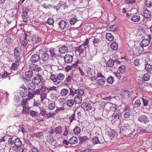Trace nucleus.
I'll list each match as a JSON object with an SVG mask.
<instances>
[{"instance_id": "f257e3e1", "label": "nucleus", "mask_w": 152, "mask_h": 152, "mask_svg": "<svg viewBox=\"0 0 152 152\" xmlns=\"http://www.w3.org/2000/svg\"><path fill=\"white\" fill-rule=\"evenodd\" d=\"M14 52L15 58V62L17 63H20V56L21 53V50L18 47L16 48H15Z\"/></svg>"}, {"instance_id": "f03ea898", "label": "nucleus", "mask_w": 152, "mask_h": 152, "mask_svg": "<svg viewBox=\"0 0 152 152\" xmlns=\"http://www.w3.org/2000/svg\"><path fill=\"white\" fill-rule=\"evenodd\" d=\"M87 72L88 76L91 78V80L94 81L96 79V73L93 69L88 68L87 69Z\"/></svg>"}, {"instance_id": "7ed1b4c3", "label": "nucleus", "mask_w": 152, "mask_h": 152, "mask_svg": "<svg viewBox=\"0 0 152 152\" xmlns=\"http://www.w3.org/2000/svg\"><path fill=\"white\" fill-rule=\"evenodd\" d=\"M68 7V6H67L65 2L61 1L59 2L57 6L54 7L57 11L59 10H64Z\"/></svg>"}, {"instance_id": "20e7f679", "label": "nucleus", "mask_w": 152, "mask_h": 152, "mask_svg": "<svg viewBox=\"0 0 152 152\" xmlns=\"http://www.w3.org/2000/svg\"><path fill=\"white\" fill-rule=\"evenodd\" d=\"M119 126L121 133L122 134L125 135L126 132L127 130V127L128 126V125L127 124H125L120 122L119 124Z\"/></svg>"}, {"instance_id": "39448f33", "label": "nucleus", "mask_w": 152, "mask_h": 152, "mask_svg": "<svg viewBox=\"0 0 152 152\" xmlns=\"http://www.w3.org/2000/svg\"><path fill=\"white\" fill-rule=\"evenodd\" d=\"M58 24L60 28L62 30H66L68 27V26H67L68 24L67 23L66 21L63 20H61L59 22Z\"/></svg>"}, {"instance_id": "423d86ee", "label": "nucleus", "mask_w": 152, "mask_h": 152, "mask_svg": "<svg viewBox=\"0 0 152 152\" xmlns=\"http://www.w3.org/2000/svg\"><path fill=\"white\" fill-rule=\"evenodd\" d=\"M42 78L41 75H37L33 78L32 81L35 85H37L40 83Z\"/></svg>"}, {"instance_id": "0eeeda50", "label": "nucleus", "mask_w": 152, "mask_h": 152, "mask_svg": "<svg viewBox=\"0 0 152 152\" xmlns=\"http://www.w3.org/2000/svg\"><path fill=\"white\" fill-rule=\"evenodd\" d=\"M20 94L21 96L22 97H25L27 96L28 95V92H27V89L25 87H21L20 89Z\"/></svg>"}, {"instance_id": "6e6552de", "label": "nucleus", "mask_w": 152, "mask_h": 152, "mask_svg": "<svg viewBox=\"0 0 152 152\" xmlns=\"http://www.w3.org/2000/svg\"><path fill=\"white\" fill-rule=\"evenodd\" d=\"M29 68L32 70L39 72L41 70V68L38 65L31 63L28 65Z\"/></svg>"}, {"instance_id": "1a4fd4ad", "label": "nucleus", "mask_w": 152, "mask_h": 152, "mask_svg": "<svg viewBox=\"0 0 152 152\" xmlns=\"http://www.w3.org/2000/svg\"><path fill=\"white\" fill-rule=\"evenodd\" d=\"M65 62L66 63H71L73 60L72 56L69 54H66L64 57Z\"/></svg>"}, {"instance_id": "9d476101", "label": "nucleus", "mask_w": 152, "mask_h": 152, "mask_svg": "<svg viewBox=\"0 0 152 152\" xmlns=\"http://www.w3.org/2000/svg\"><path fill=\"white\" fill-rule=\"evenodd\" d=\"M29 10L25 8L22 9V18L23 19H26L28 18V13Z\"/></svg>"}, {"instance_id": "9b49d317", "label": "nucleus", "mask_w": 152, "mask_h": 152, "mask_svg": "<svg viewBox=\"0 0 152 152\" xmlns=\"http://www.w3.org/2000/svg\"><path fill=\"white\" fill-rule=\"evenodd\" d=\"M40 59V57L39 55L37 54H35L33 55L31 57V61L34 63H36Z\"/></svg>"}, {"instance_id": "f8f14e48", "label": "nucleus", "mask_w": 152, "mask_h": 152, "mask_svg": "<svg viewBox=\"0 0 152 152\" xmlns=\"http://www.w3.org/2000/svg\"><path fill=\"white\" fill-rule=\"evenodd\" d=\"M48 52L47 51H45L42 54L41 58L43 61H46L49 58L50 56Z\"/></svg>"}, {"instance_id": "ddd939ff", "label": "nucleus", "mask_w": 152, "mask_h": 152, "mask_svg": "<svg viewBox=\"0 0 152 152\" xmlns=\"http://www.w3.org/2000/svg\"><path fill=\"white\" fill-rule=\"evenodd\" d=\"M150 42L148 39H144L141 42L140 44L143 48L148 46Z\"/></svg>"}, {"instance_id": "4468645a", "label": "nucleus", "mask_w": 152, "mask_h": 152, "mask_svg": "<svg viewBox=\"0 0 152 152\" xmlns=\"http://www.w3.org/2000/svg\"><path fill=\"white\" fill-rule=\"evenodd\" d=\"M68 51L67 47L65 46H63L60 47L58 50V52L62 54L66 53Z\"/></svg>"}, {"instance_id": "2eb2a0df", "label": "nucleus", "mask_w": 152, "mask_h": 152, "mask_svg": "<svg viewBox=\"0 0 152 152\" xmlns=\"http://www.w3.org/2000/svg\"><path fill=\"white\" fill-rule=\"evenodd\" d=\"M75 49L76 51H78L80 53H81L86 50V47L83 45H82L79 47H76Z\"/></svg>"}, {"instance_id": "dca6fc26", "label": "nucleus", "mask_w": 152, "mask_h": 152, "mask_svg": "<svg viewBox=\"0 0 152 152\" xmlns=\"http://www.w3.org/2000/svg\"><path fill=\"white\" fill-rule=\"evenodd\" d=\"M107 107H109L107 110L109 111H115L117 109L116 105L115 104H110L107 105Z\"/></svg>"}, {"instance_id": "f3484780", "label": "nucleus", "mask_w": 152, "mask_h": 152, "mask_svg": "<svg viewBox=\"0 0 152 152\" xmlns=\"http://www.w3.org/2000/svg\"><path fill=\"white\" fill-rule=\"evenodd\" d=\"M121 95L123 98L127 99L130 96V92L127 90H124L123 91Z\"/></svg>"}, {"instance_id": "a211bd4d", "label": "nucleus", "mask_w": 152, "mask_h": 152, "mask_svg": "<svg viewBox=\"0 0 152 152\" xmlns=\"http://www.w3.org/2000/svg\"><path fill=\"white\" fill-rule=\"evenodd\" d=\"M143 48L141 46L140 44L139 45L136 46L135 48V52L136 54L139 55L140 54Z\"/></svg>"}, {"instance_id": "6ab92c4d", "label": "nucleus", "mask_w": 152, "mask_h": 152, "mask_svg": "<svg viewBox=\"0 0 152 152\" xmlns=\"http://www.w3.org/2000/svg\"><path fill=\"white\" fill-rule=\"evenodd\" d=\"M16 136H12L9 138L8 141V144L9 147L12 146L14 145V142L15 141Z\"/></svg>"}, {"instance_id": "aec40b11", "label": "nucleus", "mask_w": 152, "mask_h": 152, "mask_svg": "<svg viewBox=\"0 0 152 152\" xmlns=\"http://www.w3.org/2000/svg\"><path fill=\"white\" fill-rule=\"evenodd\" d=\"M26 87L29 90L33 91L36 88L35 84L32 82L27 84Z\"/></svg>"}, {"instance_id": "412c9836", "label": "nucleus", "mask_w": 152, "mask_h": 152, "mask_svg": "<svg viewBox=\"0 0 152 152\" xmlns=\"http://www.w3.org/2000/svg\"><path fill=\"white\" fill-rule=\"evenodd\" d=\"M92 108L90 103L89 102L86 103L83 106V109L84 110L86 111H89Z\"/></svg>"}, {"instance_id": "4be33fe9", "label": "nucleus", "mask_w": 152, "mask_h": 152, "mask_svg": "<svg viewBox=\"0 0 152 152\" xmlns=\"http://www.w3.org/2000/svg\"><path fill=\"white\" fill-rule=\"evenodd\" d=\"M47 141L53 145H54L56 143V141L52 137L49 136L47 137Z\"/></svg>"}, {"instance_id": "5701e85b", "label": "nucleus", "mask_w": 152, "mask_h": 152, "mask_svg": "<svg viewBox=\"0 0 152 152\" xmlns=\"http://www.w3.org/2000/svg\"><path fill=\"white\" fill-rule=\"evenodd\" d=\"M54 131L56 134H61L62 132V127L61 126H58L55 128Z\"/></svg>"}, {"instance_id": "b1692460", "label": "nucleus", "mask_w": 152, "mask_h": 152, "mask_svg": "<svg viewBox=\"0 0 152 152\" xmlns=\"http://www.w3.org/2000/svg\"><path fill=\"white\" fill-rule=\"evenodd\" d=\"M74 101L77 104H80L82 101V97L79 95H76L74 98Z\"/></svg>"}, {"instance_id": "393cba45", "label": "nucleus", "mask_w": 152, "mask_h": 152, "mask_svg": "<svg viewBox=\"0 0 152 152\" xmlns=\"http://www.w3.org/2000/svg\"><path fill=\"white\" fill-rule=\"evenodd\" d=\"M69 94V91L66 88H63L60 91V94L63 96H65Z\"/></svg>"}, {"instance_id": "a878e982", "label": "nucleus", "mask_w": 152, "mask_h": 152, "mask_svg": "<svg viewBox=\"0 0 152 152\" xmlns=\"http://www.w3.org/2000/svg\"><path fill=\"white\" fill-rule=\"evenodd\" d=\"M77 142V139L76 137H73L69 140V142L71 144H74Z\"/></svg>"}, {"instance_id": "bb28decb", "label": "nucleus", "mask_w": 152, "mask_h": 152, "mask_svg": "<svg viewBox=\"0 0 152 152\" xmlns=\"http://www.w3.org/2000/svg\"><path fill=\"white\" fill-rule=\"evenodd\" d=\"M47 107L49 110H52L54 109L56 106L54 102H49L48 105Z\"/></svg>"}, {"instance_id": "cd10ccee", "label": "nucleus", "mask_w": 152, "mask_h": 152, "mask_svg": "<svg viewBox=\"0 0 152 152\" xmlns=\"http://www.w3.org/2000/svg\"><path fill=\"white\" fill-rule=\"evenodd\" d=\"M141 123H145L147 121L148 119L147 117L145 115H142L141 116L138 120Z\"/></svg>"}, {"instance_id": "c85d7f7f", "label": "nucleus", "mask_w": 152, "mask_h": 152, "mask_svg": "<svg viewBox=\"0 0 152 152\" xmlns=\"http://www.w3.org/2000/svg\"><path fill=\"white\" fill-rule=\"evenodd\" d=\"M14 144L17 147H20L22 145L21 142L20 140L18 138H16L14 142Z\"/></svg>"}, {"instance_id": "c756f323", "label": "nucleus", "mask_w": 152, "mask_h": 152, "mask_svg": "<svg viewBox=\"0 0 152 152\" xmlns=\"http://www.w3.org/2000/svg\"><path fill=\"white\" fill-rule=\"evenodd\" d=\"M116 135V133L114 130H111L109 132L108 135L111 139L114 138Z\"/></svg>"}, {"instance_id": "7c9ffc66", "label": "nucleus", "mask_w": 152, "mask_h": 152, "mask_svg": "<svg viewBox=\"0 0 152 152\" xmlns=\"http://www.w3.org/2000/svg\"><path fill=\"white\" fill-rule=\"evenodd\" d=\"M118 46L116 42H113L110 45V48L113 50H116L118 49Z\"/></svg>"}, {"instance_id": "2f4dec72", "label": "nucleus", "mask_w": 152, "mask_h": 152, "mask_svg": "<svg viewBox=\"0 0 152 152\" xmlns=\"http://www.w3.org/2000/svg\"><path fill=\"white\" fill-rule=\"evenodd\" d=\"M56 76V79L60 81H62L64 80L65 77L64 75L61 73L57 75Z\"/></svg>"}, {"instance_id": "473e14b6", "label": "nucleus", "mask_w": 152, "mask_h": 152, "mask_svg": "<svg viewBox=\"0 0 152 152\" xmlns=\"http://www.w3.org/2000/svg\"><path fill=\"white\" fill-rule=\"evenodd\" d=\"M33 72L31 70H28L25 73V76L27 78H30L33 76Z\"/></svg>"}, {"instance_id": "72a5a7b5", "label": "nucleus", "mask_w": 152, "mask_h": 152, "mask_svg": "<svg viewBox=\"0 0 152 152\" xmlns=\"http://www.w3.org/2000/svg\"><path fill=\"white\" fill-rule=\"evenodd\" d=\"M75 94H77V95L81 96L84 94V91L82 89H78L75 90Z\"/></svg>"}, {"instance_id": "f704fd0d", "label": "nucleus", "mask_w": 152, "mask_h": 152, "mask_svg": "<svg viewBox=\"0 0 152 152\" xmlns=\"http://www.w3.org/2000/svg\"><path fill=\"white\" fill-rule=\"evenodd\" d=\"M49 51L48 53H50V55L52 57H56V55L55 52V49L53 48H50L49 49Z\"/></svg>"}, {"instance_id": "c9c22d12", "label": "nucleus", "mask_w": 152, "mask_h": 152, "mask_svg": "<svg viewBox=\"0 0 152 152\" xmlns=\"http://www.w3.org/2000/svg\"><path fill=\"white\" fill-rule=\"evenodd\" d=\"M88 140V137L86 136L80 137H79V140L80 141V143L85 142L87 141Z\"/></svg>"}, {"instance_id": "e433bc0d", "label": "nucleus", "mask_w": 152, "mask_h": 152, "mask_svg": "<svg viewBox=\"0 0 152 152\" xmlns=\"http://www.w3.org/2000/svg\"><path fill=\"white\" fill-rule=\"evenodd\" d=\"M106 37L107 39L109 41H112L114 39L113 35L110 33H107L106 34Z\"/></svg>"}, {"instance_id": "4c0bfd02", "label": "nucleus", "mask_w": 152, "mask_h": 152, "mask_svg": "<svg viewBox=\"0 0 152 152\" xmlns=\"http://www.w3.org/2000/svg\"><path fill=\"white\" fill-rule=\"evenodd\" d=\"M143 15L146 18H148L151 16V12L148 10H145L144 11Z\"/></svg>"}, {"instance_id": "58836bf2", "label": "nucleus", "mask_w": 152, "mask_h": 152, "mask_svg": "<svg viewBox=\"0 0 152 152\" xmlns=\"http://www.w3.org/2000/svg\"><path fill=\"white\" fill-rule=\"evenodd\" d=\"M73 132L74 133L76 134H79L81 130L80 127L78 126H76L73 129Z\"/></svg>"}, {"instance_id": "ea45409f", "label": "nucleus", "mask_w": 152, "mask_h": 152, "mask_svg": "<svg viewBox=\"0 0 152 152\" xmlns=\"http://www.w3.org/2000/svg\"><path fill=\"white\" fill-rule=\"evenodd\" d=\"M43 135V133L42 132H37L35 133H34L32 134V136L40 138V137H41Z\"/></svg>"}, {"instance_id": "a19ab883", "label": "nucleus", "mask_w": 152, "mask_h": 152, "mask_svg": "<svg viewBox=\"0 0 152 152\" xmlns=\"http://www.w3.org/2000/svg\"><path fill=\"white\" fill-rule=\"evenodd\" d=\"M10 150L11 148H12L14 151L16 152H20L19 150H20V149H19L20 147H17L14 144L12 145V146H10Z\"/></svg>"}, {"instance_id": "79ce46f5", "label": "nucleus", "mask_w": 152, "mask_h": 152, "mask_svg": "<svg viewBox=\"0 0 152 152\" xmlns=\"http://www.w3.org/2000/svg\"><path fill=\"white\" fill-rule=\"evenodd\" d=\"M141 102L140 100L139 99H137L134 102V107H138L140 106Z\"/></svg>"}, {"instance_id": "37998d69", "label": "nucleus", "mask_w": 152, "mask_h": 152, "mask_svg": "<svg viewBox=\"0 0 152 152\" xmlns=\"http://www.w3.org/2000/svg\"><path fill=\"white\" fill-rule=\"evenodd\" d=\"M145 69L148 72H150L152 69V65L148 64L145 65Z\"/></svg>"}, {"instance_id": "c03bdc74", "label": "nucleus", "mask_w": 152, "mask_h": 152, "mask_svg": "<svg viewBox=\"0 0 152 152\" xmlns=\"http://www.w3.org/2000/svg\"><path fill=\"white\" fill-rule=\"evenodd\" d=\"M114 64V61L112 59H109L106 63V65L109 67L112 66Z\"/></svg>"}, {"instance_id": "a18cd8bd", "label": "nucleus", "mask_w": 152, "mask_h": 152, "mask_svg": "<svg viewBox=\"0 0 152 152\" xmlns=\"http://www.w3.org/2000/svg\"><path fill=\"white\" fill-rule=\"evenodd\" d=\"M75 101L73 99H69L67 101L66 104L69 107H72L74 104Z\"/></svg>"}, {"instance_id": "49530a36", "label": "nucleus", "mask_w": 152, "mask_h": 152, "mask_svg": "<svg viewBox=\"0 0 152 152\" xmlns=\"http://www.w3.org/2000/svg\"><path fill=\"white\" fill-rule=\"evenodd\" d=\"M28 99L27 98L25 99H23L21 101V104L23 107H26L28 105V102L27 101Z\"/></svg>"}, {"instance_id": "de8ad7c7", "label": "nucleus", "mask_w": 152, "mask_h": 152, "mask_svg": "<svg viewBox=\"0 0 152 152\" xmlns=\"http://www.w3.org/2000/svg\"><path fill=\"white\" fill-rule=\"evenodd\" d=\"M40 90L43 93H45L46 91H47V92H49V88L45 86H42L40 89Z\"/></svg>"}, {"instance_id": "09e8293b", "label": "nucleus", "mask_w": 152, "mask_h": 152, "mask_svg": "<svg viewBox=\"0 0 152 152\" xmlns=\"http://www.w3.org/2000/svg\"><path fill=\"white\" fill-rule=\"evenodd\" d=\"M97 83L100 86H102L105 83L104 80V78H99L97 80Z\"/></svg>"}, {"instance_id": "8fccbe9b", "label": "nucleus", "mask_w": 152, "mask_h": 152, "mask_svg": "<svg viewBox=\"0 0 152 152\" xmlns=\"http://www.w3.org/2000/svg\"><path fill=\"white\" fill-rule=\"evenodd\" d=\"M15 63H13L11 67V69L12 70H16L18 69V65L19 63H17L15 61Z\"/></svg>"}, {"instance_id": "3c124183", "label": "nucleus", "mask_w": 152, "mask_h": 152, "mask_svg": "<svg viewBox=\"0 0 152 152\" xmlns=\"http://www.w3.org/2000/svg\"><path fill=\"white\" fill-rule=\"evenodd\" d=\"M47 93L42 92L40 94V98L42 102L47 97Z\"/></svg>"}, {"instance_id": "603ef678", "label": "nucleus", "mask_w": 152, "mask_h": 152, "mask_svg": "<svg viewBox=\"0 0 152 152\" xmlns=\"http://www.w3.org/2000/svg\"><path fill=\"white\" fill-rule=\"evenodd\" d=\"M92 39L93 40L92 42H93V44L94 45H95V44L100 43V40L98 38H97L95 37H93Z\"/></svg>"}, {"instance_id": "864d4df0", "label": "nucleus", "mask_w": 152, "mask_h": 152, "mask_svg": "<svg viewBox=\"0 0 152 152\" xmlns=\"http://www.w3.org/2000/svg\"><path fill=\"white\" fill-rule=\"evenodd\" d=\"M150 76L149 74L147 73L145 74L143 76V79L144 81H148L150 78Z\"/></svg>"}, {"instance_id": "5fc2aeb1", "label": "nucleus", "mask_w": 152, "mask_h": 152, "mask_svg": "<svg viewBox=\"0 0 152 152\" xmlns=\"http://www.w3.org/2000/svg\"><path fill=\"white\" fill-rule=\"evenodd\" d=\"M92 141L94 144H96L99 143V140L98 137H94L92 138Z\"/></svg>"}, {"instance_id": "6e6d98bb", "label": "nucleus", "mask_w": 152, "mask_h": 152, "mask_svg": "<svg viewBox=\"0 0 152 152\" xmlns=\"http://www.w3.org/2000/svg\"><path fill=\"white\" fill-rule=\"evenodd\" d=\"M145 4L147 7H151L152 6V0H146Z\"/></svg>"}, {"instance_id": "4d7b16f0", "label": "nucleus", "mask_w": 152, "mask_h": 152, "mask_svg": "<svg viewBox=\"0 0 152 152\" xmlns=\"http://www.w3.org/2000/svg\"><path fill=\"white\" fill-rule=\"evenodd\" d=\"M125 66L124 65H121L119 67L118 70L122 73L125 72Z\"/></svg>"}, {"instance_id": "13d9d810", "label": "nucleus", "mask_w": 152, "mask_h": 152, "mask_svg": "<svg viewBox=\"0 0 152 152\" xmlns=\"http://www.w3.org/2000/svg\"><path fill=\"white\" fill-rule=\"evenodd\" d=\"M114 80L113 77L112 76H110L107 78V81L109 83L112 84L114 81Z\"/></svg>"}, {"instance_id": "bf43d9fd", "label": "nucleus", "mask_w": 152, "mask_h": 152, "mask_svg": "<svg viewBox=\"0 0 152 152\" xmlns=\"http://www.w3.org/2000/svg\"><path fill=\"white\" fill-rule=\"evenodd\" d=\"M77 18H71L69 20L70 24L72 25H73L77 22Z\"/></svg>"}, {"instance_id": "052dcab7", "label": "nucleus", "mask_w": 152, "mask_h": 152, "mask_svg": "<svg viewBox=\"0 0 152 152\" xmlns=\"http://www.w3.org/2000/svg\"><path fill=\"white\" fill-rule=\"evenodd\" d=\"M71 76L70 75H68L64 80V82L66 84H68V82H71Z\"/></svg>"}, {"instance_id": "680f3d73", "label": "nucleus", "mask_w": 152, "mask_h": 152, "mask_svg": "<svg viewBox=\"0 0 152 152\" xmlns=\"http://www.w3.org/2000/svg\"><path fill=\"white\" fill-rule=\"evenodd\" d=\"M56 77V75L55 74H52L50 76V79L54 83L57 80Z\"/></svg>"}, {"instance_id": "e2e57ef3", "label": "nucleus", "mask_w": 152, "mask_h": 152, "mask_svg": "<svg viewBox=\"0 0 152 152\" xmlns=\"http://www.w3.org/2000/svg\"><path fill=\"white\" fill-rule=\"evenodd\" d=\"M47 23L49 25H53L54 23L53 20L52 18H50L47 20Z\"/></svg>"}, {"instance_id": "0e129e2a", "label": "nucleus", "mask_w": 152, "mask_h": 152, "mask_svg": "<svg viewBox=\"0 0 152 152\" xmlns=\"http://www.w3.org/2000/svg\"><path fill=\"white\" fill-rule=\"evenodd\" d=\"M29 112V109L26 107H23V109L22 111V113L23 114H26L28 113Z\"/></svg>"}, {"instance_id": "69168bd1", "label": "nucleus", "mask_w": 152, "mask_h": 152, "mask_svg": "<svg viewBox=\"0 0 152 152\" xmlns=\"http://www.w3.org/2000/svg\"><path fill=\"white\" fill-rule=\"evenodd\" d=\"M30 114L32 117L37 116L38 115V113L34 110H32L30 112Z\"/></svg>"}, {"instance_id": "338daca9", "label": "nucleus", "mask_w": 152, "mask_h": 152, "mask_svg": "<svg viewBox=\"0 0 152 152\" xmlns=\"http://www.w3.org/2000/svg\"><path fill=\"white\" fill-rule=\"evenodd\" d=\"M140 17L139 15H134V22H138L140 20Z\"/></svg>"}, {"instance_id": "774afa93", "label": "nucleus", "mask_w": 152, "mask_h": 152, "mask_svg": "<svg viewBox=\"0 0 152 152\" xmlns=\"http://www.w3.org/2000/svg\"><path fill=\"white\" fill-rule=\"evenodd\" d=\"M40 113L42 115L44 116L45 115L46 112L43 108H40Z\"/></svg>"}]
</instances>
